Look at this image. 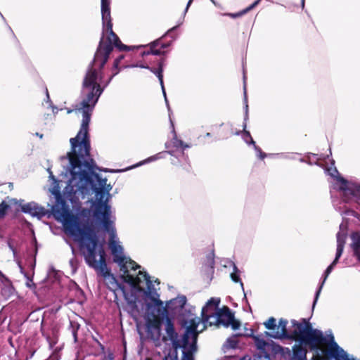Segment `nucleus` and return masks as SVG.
<instances>
[{
    "label": "nucleus",
    "instance_id": "f257e3e1",
    "mask_svg": "<svg viewBox=\"0 0 360 360\" xmlns=\"http://www.w3.org/2000/svg\"><path fill=\"white\" fill-rule=\"evenodd\" d=\"M89 122L86 112L77 136L70 139L71 150L66 156L60 157L63 167L70 175L63 195L72 204H77L80 200L89 196L93 190L96 194V200L93 203L94 217L99 222L105 221L106 224L107 221L115 219L108 204L112 186L107 184L106 178L102 179L95 173L96 169H101L90 158Z\"/></svg>",
    "mask_w": 360,
    "mask_h": 360
},
{
    "label": "nucleus",
    "instance_id": "f03ea898",
    "mask_svg": "<svg viewBox=\"0 0 360 360\" xmlns=\"http://www.w3.org/2000/svg\"><path fill=\"white\" fill-rule=\"evenodd\" d=\"M110 4V0H101L102 37L83 81L82 91L83 98L79 108L82 111V119L85 112H87L89 120H91V112L99 97L112 78L119 72L117 68L124 58L123 55H120L115 60L111 70L112 74L106 79L105 78L104 66L113 47L117 48L120 51L130 50V47L122 44L119 37L112 31Z\"/></svg>",
    "mask_w": 360,
    "mask_h": 360
},
{
    "label": "nucleus",
    "instance_id": "7ed1b4c3",
    "mask_svg": "<svg viewBox=\"0 0 360 360\" xmlns=\"http://www.w3.org/2000/svg\"><path fill=\"white\" fill-rule=\"evenodd\" d=\"M51 192L56 199L51 207L52 214L56 220L62 222L66 233L79 243L86 264L102 276L108 284L117 285L116 279L106 264L103 244L99 242L96 233L90 227L82 226L78 217L71 213L58 186Z\"/></svg>",
    "mask_w": 360,
    "mask_h": 360
},
{
    "label": "nucleus",
    "instance_id": "20e7f679",
    "mask_svg": "<svg viewBox=\"0 0 360 360\" xmlns=\"http://www.w3.org/2000/svg\"><path fill=\"white\" fill-rule=\"evenodd\" d=\"M100 224L103 229L109 233L108 246L112 255L113 262L117 264L122 273L120 276L122 281L139 291H143V286L146 285L145 295L151 300L155 306L163 307V302L159 299L160 295L149 275L141 270L136 274L135 271L140 269L141 266L125 255L124 248L117 236L114 220L107 221L106 224L105 221H100Z\"/></svg>",
    "mask_w": 360,
    "mask_h": 360
},
{
    "label": "nucleus",
    "instance_id": "39448f33",
    "mask_svg": "<svg viewBox=\"0 0 360 360\" xmlns=\"http://www.w3.org/2000/svg\"><path fill=\"white\" fill-rule=\"evenodd\" d=\"M291 323L294 328L292 337L301 344L316 349L319 345L326 341L330 344V349L331 348L332 341L330 336L333 337L332 333L324 338L323 333L318 329L312 328L311 323L306 319H302L300 322L292 320ZM329 352L330 353V351Z\"/></svg>",
    "mask_w": 360,
    "mask_h": 360
},
{
    "label": "nucleus",
    "instance_id": "423d86ee",
    "mask_svg": "<svg viewBox=\"0 0 360 360\" xmlns=\"http://www.w3.org/2000/svg\"><path fill=\"white\" fill-rule=\"evenodd\" d=\"M201 320L200 318L191 314L188 319L184 322L186 331L181 338V343L178 349H182V360H193V354L197 349V338L200 331L197 328ZM204 328L200 330L202 331Z\"/></svg>",
    "mask_w": 360,
    "mask_h": 360
},
{
    "label": "nucleus",
    "instance_id": "0eeeda50",
    "mask_svg": "<svg viewBox=\"0 0 360 360\" xmlns=\"http://www.w3.org/2000/svg\"><path fill=\"white\" fill-rule=\"evenodd\" d=\"M220 300L212 297L202 309V317L204 323L212 325H222L226 328L230 326L233 321V315L227 307L218 308Z\"/></svg>",
    "mask_w": 360,
    "mask_h": 360
},
{
    "label": "nucleus",
    "instance_id": "6e6552de",
    "mask_svg": "<svg viewBox=\"0 0 360 360\" xmlns=\"http://www.w3.org/2000/svg\"><path fill=\"white\" fill-rule=\"evenodd\" d=\"M335 162L332 160V165L326 169V172L330 176L335 178L336 184L335 188L342 192L343 200L346 202L355 201L360 202V185L348 181L343 177L339 176L335 167Z\"/></svg>",
    "mask_w": 360,
    "mask_h": 360
},
{
    "label": "nucleus",
    "instance_id": "1a4fd4ad",
    "mask_svg": "<svg viewBox=\"0 0 360 360\" xmlns=\"http://www.w3.org/2000/svg\"><path fill=\"white\" fill-rule=\"evenodd\" d=\"M346 238H347V226L345 224H344L343 223H342L340 225V230L337 233V249H336V254H335V259L327 267V269H326V271L324 272L323 281L321 283L319 288H318V290L315 294V297H314V303H313V307H314V305L316 304V303L318 300V298L319 297V295L321 293V289L323 288V285H324L326 280L327 279L328 276L331 273L333 268L337 264L339 259L340 258V257L342 255L345 244L346 242Z\"/></svg>",
    "mask_w": 360,
    "mask_h": 360
},
{
    "label": "nucleus",
    "instance_id": "9d476101",
    "mask_svg": "<svg viewBox=\"0 0 360 360\" xmlns=\"http://www.w3.org/2000/svg\"><path fill=\"white\" fill-rule=\"evenodd\" d=\"M170 123L172 132L173 134V139L170 142H167L165 143V148L168 149L167 153L179 159V162H181L182 160L187 162L188 156L185 155L184 150L185 148H188L190 146L185 144L181 140L177 139L174 123L171 119Z\"/></svg>",
    "mask_w": 360,
    "mask_h": 360
},
{
    "label": "nucleus",
    "instance_id": "9b49d317",
    "mask_svg": "<svg viewBox=\"0 0 360 360\" xmlns=\"http://www.w3.org/2000/svg\"><path fill=\"white\" fill-rule=\"evenodd\" d=\"M124 68H141L148 69L150 72H152L153 74H155L157 76V77L158 78L159 81H160V84L161 85L162 94H163L164 97H165V103H166V104L167 105L168 110H169V103H168V100H167V96H166V92H165V86H164V83H163V75H162V72H163V60H160L159 62L158 68H150L148 64H147V63H136V64H132V65H130L124 66Z\"/></svg>",
    "mask_w": 360,
    "mask_h": 360
},
{
    "label": "nucleus",
    "instance_id": "f8f14e48",
    "mask_svg": "<svg viewBox=\"0 0 360 360\" xmlns=\"http://www.w3.org/2000/svg\"><path fill=\"white\" fill-rule=\"evenodd\" d=\"M146 333L150 339L158 341L161 337V322L155 318L148 319L146 323Z\"/></svg>",
    "mask_w": 360,
    "mask_h": 360
},
{
    "label": "nucleus",
    "instance_id": "ddd939ff",
    "mask_svg": "<svg viewBox=\"0 0 360 360\" xmlns=\"http://www.w3.org/2000/svg\"><path fill=\"white\" fill-rule=\"evenodd\" d=\"M170 43H162V37L153 41L149 44V49L147 51H143L141 55L146 56L148 55L160 56L164 55L165 51H162L170 46Z\"/></svg>",
    "mask_w": 360,
    "mask_h": 360
},
{
    "label": "nucleus",
    "instance_id": "4468645a",
    "mask_svg": "<svg viewBox=\"0 0 360 360\" xmlns=\"http://www.w3.org/2000/svg\"><path fill=\"white\" fill-rule=\"evenodd\" d=\"M186 303V297L184 295L178 296L167 302L165 307H163L164 312L176 314L180 311Z\"/></svg>",
    "mask_w": 360,
    "mask_h": 360
},
{
    "label": "nucleus",
    "instance_id": "2eb2a0df",
    "mask_svg": "<svg viewBox=\"0 0 360 360\" xmlns=\"http://www.w3.org/2000/svg\"><path fill=\"white\" fill-rule=\"evenodd\" d=\"M21 211L24 213L30 214L32 217H37L40 219L46 214V210L44 207L39 206L37 203L31 202L21 206Z\"/></svg>",
    "mask_w": 360,
    "mask_h": 360
},
{
    "label": "nucleus",
    "instance_id": "dca6fc26",
    "mask_svg": "<svg viewBox=\"0 0 360 360\" xmlns=\"http://www.w3.org/2000/svg\"><path fill=\"white\" fill-rule=\"evenodd\" d=\"M332 345L330 348V356L335 360H356L354 358H349L346 352L340 347L335 341L334 337L330 336Z\"/></svg>",
    "mask_w": 360,
    "mask_h": 360
},
{
    "label": "nucleus",
    "instance_id": "f3484780",
    "mask_svg": "<svg viewBox=\"0 0 360 360\" xmlns=\"http://www.w3.org/2000/svg\"><path fill=\"white\" fill-rule=\"evenodd\" d=\"M165 330L172 343L174 348L177 349L178 346H179V344L181 343V339H179V336L175 331L174 324L169 318H167L166 319Z\"/></svg>",
    "mask_w": 360,
    "mask_h": 360
},
{
    "label": "nucleus",
    "instance_id": "a211bd4d",
    "mask_svg": "<svg viewBox=\"0 0 360 360\" xmlns=\"http://www.w3.org/2000/svg\"><path fill=\"white\" fill-rule=\"evenodd\" d=\"M288 324V321L285 319H281L278 322V326L276 327V330L273 332L272 334H269V333H266V335L271 336L275 339H282L287 338L290 336L288 335L286 330V326Z\"/></svg>",
    "mask_w": 360,
    "mask_h": 360
},
{
    "label": "nucleus",
    "instance_id": "6ab92c4d",
    "mask_svg": "<svg viewBox=\"0 0 360 360\" xmlns=\"http://www.w3.org/2000/svg\"><path fill=\"white\" fill-rule=\"evenodd\" d=\"M352 243L351 248L354 252V256L360 262V234L354 232L351 235Z\"/></svg>",
    "mask_w": 360,
    "mask_h": 360
},
{
    "label": "nucleus",
    "instance_id": "aec40b11",
    "mask_svg": "<svg viewBox=\"0 0 360 360\" xmlns=\"http://www.w3.org/2000/svg\"><path fill=\"white\" fill-rule=\"evenodd\" d=\"M136 300L135 298L134 300H128L126 307L127 311L134 320H136L139 316V309Z\"/></svg>",
    "mask_w": 360,
    "mask_h": 360
},
{
    "label": "nucleus",
    "instance_id": "412c9836",
    "mask_svg": "<svg viewBox=\"0 0 360 360\" xmlns=\"http://www.w3.org/2000/svg\"><path fill=\"white\" fill-rule=\"evenodd\" d=\"M294 360H307V350L298 346L293 348Z\"/></svg>",
    "mask_w": 360,
    "mask_h": 360
},
{
    "label": "nucleus",
    "instance_id": "4be33fe9",
    "mask_svg": "<svg viewBox=\"0 0 360 360\" xmlns=\"http://www.w3.org/2000/svg\"><path fill=\"white\" fill-rule=\"evenodd\" d=\"M246 123L245 122L243 124V139L248 144L255 145V141L252 139L250 133L248 131L245 130Z\"/></svg>",
    "mask_w": 360,
    "mask_h": 360
},
{
    "label": "nucleus",
    "instance_id": "5701e85b",
    "mask_svg": "<svg viewBox=\"0 0 360 360\" xmlns=\"http://www.w3.org/2000/svg\"><path fill=\"white\" fill-rule=\"evenodd\" d=\"M231 278L233 282H235V283L239 282L240 283V286H241L243 290L244 291L243 283L240 278L238 270L236 265L233 266V272L231 274Z\"/></svg>",
    "mask_w": 360,
    "mask_h": 360
},
{
    "label": "nucleus",
    "instance_id": "b1692460",
    "mask_svg": "<svg viewBox=\"0 0 360 360\" xmlns=\"http://www.w3.org/2000/svg\"><path fill=\"white\" fill-rule=\"evenodd\" d=\"M259 1L260 0H256L253 4H252L250 6H248L246 9L243 10V11L236 13H231L229 14V15H231L232 18L239 17L243 14L246 13L248 11H250L253 8H255L259 3Z\"/></svg>",
    "mask_w": 360,
    "mask_h": 360
},
{
    "label": "nucleus",
    "instance_id": "393cba45",
    "mask_svg": "<svg viewBox=\"0 0 360 360\" xmlns=\"http://www.w3.org/2000/svg\"><path fill=\"white\" fill-rule=\"evenodd\" d=\"M264 324L269 330H276V319L274 317L269 318Z\"/></svg>",
    "mask_w": 360,
    "mask_h": 360
},
{
    "label": "nucleus",
    "instance_id": "a878e982",
    "mask_svg": "<svg viewBox=\"0 0 360 360\" xmlns=\"http://www.w3.org/2000/svg\"><path fill=\"white\" fill-rule=\"evenodd\" d=\"M253 146H254L255 150L257 153V155L258 156V158L263 160L267 156V155L266 153H263L262 151L261 148H259L255 143V145H253Z\"/></svg>",
    "mask_w": 360,
    "mask_h": 360
},
{
    "label": "nucleus",
    "instance_id": "bb28decb",
    "mask_svg": "<svg viewBox=\"0 0 360 360\" xmlns=\"http://www.w3.org/2000/svg\"><path fill=\"white\" fill-rule=\"evenodd\" d=\"M243 79H244V95H245V122L248 119V104H247V96H246V83H245V74L243 71Z\"/></svg>",
    "mask_w": 360,
    "mask_h": 360
},
{
    "label": "nucleus",
    "instance_id": "cd10ccee",
    "mask_svg": "<svg viewBox=\"0 0 360 360\" xmlns=\"http://www.w3.org/2000/svg\"><path fill=\"white\" fill-rule=\"evenodd\" d=\"M8 208V205L6 202H2L0 204V218L3 217L5 215Z\"/></svg>",
    "mask_w": 360,
    "mask_h": 360
},
{
    "label": "nucleus",
    "instance_id": "c85d7f7f",
    "mask_svg": "<svg viewBox=\"0 0 360 360\" xmlns=\"http://www.w3.org/2000/svg\"><path fill=\"white\" fill-rule=\"evenodd\" d=\"M253 338L255 339L258 348L262 349L266 345V342L264 340H260L258 337L256 336H254Z\"/></svg>",
    "mask_w": 360,
    "mask_h": 360
},
{
    "label": "nucleus",
    "instance_id": "c756f323",
    "mask_svg": "<svg viewBox=\"0 0 360 360\" xmlns=\"http://www.w3.org/2000/svg\"><path fill=\"white\" fill-rule=\"evenodd\" d=\"M116 283H117V285H114V286H113L112 285H111V284H108V283H106V284H107V285L108 286V288H109L110 289H111V290H115L117 287H119V288L122 290V291L123 292V294H124V295L125 296V300L128 301L129 300H128V298H127V297H126V295H127V294H126L125 290H124V288L121 287V286L117 283V281H116Z\"/></svg>",
    "mask_w": 360,
    "mask_h": 360
},
{
    "label": "nucleus",
    "instance_id": "7c9ffc66",
    "mask_svg": "<svg viewBox=\"0 0 360 360\" xmlns=\"http://www.w3.org/2000/svg\"><path fill=\"white\" fill-rule=\"evenodd\" d=\"M116 283H117V285H114V286H113L112 285H111V284H108V283H106V284H107V285L108 286V288H109L110 289H111V290H115L117 287H119V288L122 290V291L123 292V294H124V295L125 296V300L128 301L129 300H128V298H127V297H126V295H127V294H126L125 290H124V288L121 287V286L117 283V281H116Z\"/></svg>",
    "mask_w": 360,
    "mask_h": 360
},
{
    "label": "nucleus",
    "instance_id": "2f4dec72",
    "mask_svg": "<svg viewBox=\"0 0 360 360\" xmlns=\"http://www.w3.org/2000/svg\"><path fill=\"white\" fill-rule=\"evenodd\" d=\"M230 326H231V328L233 330H237L240 327L239 321L235 320L233 315V321H231V323H230Z\"/></svg>",
    "mask_w": 360,
    "mask_h": 360
},
{
    "label": "nucleus",
    "instance_id": "473e14b6",
    "mask_svg": "<svg viewBox=\"0 0 360 360\" xmlns=\"http://www.w3.org/2000/svg\"><path fill=\"white\" fill-rule=\"evenodd\" d=\"M155 160H157L155 156V155H152V156L148 158L147 159H146L145 160H143V162H141L140 163H139L137 165V166L142 165L143 164L148 163V162H153V161H155Z\"/></svg>",
    "mask_w": 360,
    "mask_h": 360
},
{
    "label": "nucleus",
    "instance_id": "72a5a7b5",
    "mask_svg": "<svg viewBox=\"0 0 360 360\" xmlns=\"http://www.w3.org/2000/svg\"><path fill=\"white\" fill-rule=\"evenodd\" d=\"M46 97H47V101L50 103V105H51V107L53 109V112H54V113L57 112H58V109H57L56 107H55V106L51 105V101L50 100L49 95V93H48L47 90H46Z\"/></svg>",
    "mask_w": 360,
    "mask_h": 360
},
{
    "label": "nucleus",
    "instance_id": "f704fd0d",
    "mask_svg": "<svg viewBox=\"0 0 360 360\" xmlns=\"http://www.w3.org/2000/svg\"><path fill=\"white\" fill-rule=\"evenodd\" d=\"M47 172L49 174V178L51 179H52L53 181H54V182H56V179H55V176H53V172H51V168H48L47 169Z\"/></svg>",
    "mask_w": 360,
    "mask_h": 360
},
{
    "label": "nucleus",
    "instance_id": "c9c22d12",
    "mask_svg": "<svg viewBox=\"0 0 360 360\" xmlns=\"http://www.w3.org/2000/svg\"><path fill=\"white\" fill-rule=\"evenodd\" d=\"M105 360H115L113 354L112 352H109L105 357Z\"/></svg>",
    "mask_w": 360,
    "mask_h": 360
},
{
    "label": "nucleus",
    "instance_id": "e433bc0d",
    "mask_svg": "<svg viewBox=\"0 0 360 360\" xmlns=\"http://www.w3.org/2000/svg\"><path fill=\"white\" fill-rule=\"evenodd\" d=\"M165 152H160V153H158L155 155H154L156 158V160H159V159H161L163 158V154L165 153Z\"/></svg>",
    "mask_w": 360,
    "mask_h": 360
},
{
    "label": "nucleus",
    "instance_id": "4c0bfd02",
    "mask_svg": "<svg viewBox=\"0 0 360 360\" xmlns=\"http://www.w3.org/2000/svg\"><path fill=\"white\" fill-rule=\"evenodd\" d=\"M177 27H178V26H174V27H173L172 28H171L170 30H169L167 31V32L166 33V34H171L172 33V32H173L174 30H175L177 28Z\"/></svg>",
    "mask_w": 360,
    "mask_h": 360
},
{
    "label": "nucleus",
    "instance_id": "58836bf2",
    "mask_svg": "<svg viewBox=\"0 0 360 360\" xmlns=\"http://www.w3.org/2000/svg\"><path fill=\"white\" fill-rule=\"evenodd\" d=\"M192 1H193V0H189V1H188V4H187V6H186V9H185V11H184V13H186L187 12V11H188V8H189V6H190V5H191V4Z\"/></svg>",
    "mask_w": 360,
    "mask_h": 360
},
{
    "label": "nucleus",
    "instance_id": "ea45409f",
    "mask_svg": "<svg viewBox=\"0 0 360 360\" xmlns=\"http://www.w3.org/2000/svg\"><path fill=\"white\" fill-rule=\"evenodd\" d=\"M210 266L212 269L213 266H214V258L212 257L210 258Z\"/></svg>",
    "mask_w": 360,
    "mask_h": 360
},
{
    "label": "nucleus",
    "instance_id": "a19ab883",
    "mask_svg": "<svg viewBox=\"0 0 360 360\" xmlns=\"http://www.w3.org/2000/svg\"><path fill=\"white\" fill-rule=\"evenodd\" d=\"M8 291H9V292L12 293L13 291V288H8Z\"/></svg>",
    "mask_w": 360,
    "mask_h": 360
},
{
    "label": "nucleus",
    "instance_id": "79ce46f5",
    "mask_svg": "<svg viewBox=\"0 0 360 360\" xmlns=\"http://www.w3.org/2000/svg\"><path fill=\"white\" fill-rule=\"evenodd\" d=\"M73 335H74L75 340H77V334H76V332H74V333H73Z\"/></svg>",
    "mask_w": 360,
    "mask_h": 360
},
{
    "label": "nucleus",
    "instance_id": "37998d69",
    "mask_svg": "<svg viewBox=\"0 0 360 360\" xmlns=\"http://www.w3.org/2000/svg\"><path fill=\"white\" fill-rule=\"evenodd\" d=\"M37 136H39L41 139L42 138L43 135L42 134H39V133H37L36 134Z\"/></svg>",
    "mask_w": 360,
    "mask_h": 360
},
{
    "label": "nucleus",
    "instance_id": "c03bdc74",
    "mask_svg": "<svg viewBox=\"0 0 360 360\" xmlns=\"http://www.w3.org/2000/svg\"><path fill=\"white\" fill-rule=\"evenodd\" d=\"M302 7H304V0H302Z\"/></svg>",
    "mask_w": 360,
    "mask_h": 360
},
{
    "label": "nucleus",
    "instance_id": "a18cd8bd",
    "mask_svg": "<svg viewBox=\"0 0 360 360\" xmlns=\"http://www.w3.org/2000/svg\"><path fill=\"white\" fill-rule=\"evenodd\" d=\"M50 347L52 348L53 347V345L51 342H49Z\"/></svg>",
    "mask_w": 360,
    "mask_h": 360
},
{
    "label": "nucleus",
    "instance_id": "49530a36",
    "mask_svg": "<svg viewBox=\"0 0 360 360\" xmlns=\"http://www.w3.org/2000/svg\"><path fill=\"white\" fill-rule=\"evenodd\" d=\"M211 136L210 133H207V134H206V136L209 137V136Z\"/></svg>",
    "mask_w": 360,
    "mask_h": 360
},
{
    "label": "nucleus",
    "instance_id": "de8ad7c7",
    "mask_svg": "<svg viewBox=\"0 0 360 360\" xmlns=\"http://www.w3.org/2000/svg\"><path fill=\"white\" fill-rule=\"evenodd\" d=\"M273 155H274V154H269V156H270V157H271V156H273Z\"/></svg>",
    "mask_w": 360,
    "mask_h": 360
},
{
    "label": "nucleus",
    "instance_id": "09e8293b",
    "mask_svg": "<svg viewBox=\"0 0 360 360\" xmlns=\"http://www.w3.org/2000/svg\"><path fill=\"white\" fill-rule=\"evenodd\" d=\"M210 1H211L213 4H215V2H214V0H210Z\"/></svg>",
    "mask_w": 360,
    "mask_h": 360
}]
</instances>
